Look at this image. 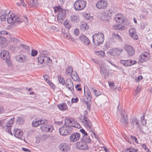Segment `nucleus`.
Returning <instances> with one entry per match:
<instances>
[{
	"instance_id": "nucleus-1",
	"label": "nucleus",
	"mask_w": 152,
	"mask_h": 152,
	"mask_svg": "<svg viewBox=\"0 0 152 152\" xmlns=\"http://www.w3.org/2000/svg\"><path fill=\"white\" fill-rule=\"evenodd\" d=\"M7 18V21L9 23H13L18 19V17L15 15L12 12L8 11H4L1 12L0 16V19L1 21H4Z\"/></svg>"
},
{
	"instance_id": "nucleus-2",
	"label": "nucleus",
	"mask_w": 152,
	"mask_h": 152,
	"mask_svg": "<svg viewBox=\"0 0 152 152\" xmlns=\"http://www.w3.org/2000/svg\"><path fill=\"white\" fill-rule=\"evenodd\" d=\"M92 37L93 43L96 46L102 44L104 41V35L101 32L94 34Z\"/></svg>"
},
{
	"instance_id": "nucleus-3",
	"label": "nucleus",
	"mask_w": 152,
	"mask_h": 152,
	"mask_svg": "<svg viewBox=\"0 0 152 152\" xmlns=\"http://www.w3.org/2000/svg\"><path fill=\"white\" fill-rule=\"evenodd\" d=\"M86 4V1L83 0H77L74 3V9L77 11L82 10L85 8Z\"/></svg>"
},
{
	"instance_id": "nucleus-4",
	"label": "nucleus",
	"mask_w": 152,
	"mask_h": 152,
	"mask_svg": "<svg viewBox=\"0 0 152 152\" xmlns=\"http://www.w3.org/2000/svg\"><path fill=\"white\" fill-rule=\"evenodd\" d=\"M120 62L124 65L125 66H131L137 63V62L135 60H132L130 59L125 60H121Z\"/></svg>"
},
{
	"instance_id": "nucleus-5",
	"label": "nucleus",
	"mask_w": 152,
	"mask_h": 152,
	"mask_svg": "<svg viewBox=\"0 0 152 152\" xmlns=\"http://www.w3.org/2000/svg\"><path fill=\"white\" fill-rule=\"evenodd\" d=\"M66 14V12L65 10L63 9L59 11L57 15L58 20L59 22L61 23L63 22V20L65 17Z\"/></svg>"
},
{
	"instance_id": "nucleus-6",
	"label": "nucleus",
	"mask_w": 152,
	"mask_h": 152,
	"mask_svg": "<svg viewBox=\"0 0 152 152\" xmlns=\"http://www.w3.org/2000/svg\"><path fill=\"white\" fill-rule=\"evenodd\" d=\"M58 148L62 152H67L70 150V147L69 144L65 143L60 144Z\"/></svg>"
},
{
	"instance_id": "nucleus-7",
	"label": "nucleus",
	"mask_w": 152,
	"mask_h": 152,
	"mask_svg": "<svg viewBox=\"0 0 152 152\" xmlns=\"http://www.w3.org/2000/svg\"><path fill=\"white\" fill-rule=\"evenodd\" d=\"M69 127L68 126H64L59 129V133L61 135H67L70 131Z\"/></svg>"
},
{
	"instance_id": "nucleus-8",
	"label": "nucleus",
	"mask_w": 152,
	"mask_h": 152,
	"mask_svg": "<svg viewBox=\"0 0 152 152\" xmlns=\"http://www.w3.org/2000/svg\"><path fill=\"white\" fill-rule=\"evenodd\" d=\"M107 4V1L104 0H100L96 4V6L99 9H105Z\"/></svg>"
},
{
	"instance_id": "nucleus-9",
	"label": "nucleus",
	"mask_w": 152,
	"mask_h": 152,
	"mask_svg": "<svg viewBox=\"0 0 152 152\" xmlns=\"http://www.w3.org/2000/svg\"><path fill=\"white\" fill-rule=\"evenodd\" d=\"M80 137V135L79 133L75 132L71 134L69 139L71 142H74L79 140Z\"/></svg>"
},
{
	"instance_id": "nucleus-10",
	"label": "nucleus",
	"mask_w": 152,
	"mask_h": 152,
	"mask_svg": "<svg viewBox=\"0 0 152 152\" xmlns=\"http://www.w3.org/2000/svg\"><path fill=\"white\" fill-rule=\"evenodd\" d=\"M149 54L147 52H144L142 53L139 57L140 61L141 63L146 61L148 59Z\"/></svg>"
},
{
	"instance_id": "nucleus-11",
	"label": "nucleus",
	"mask_w": 152,
	"mask_h": 152,
	"mask_svg": "<svg viewBox=\"0 0 152 152\" xmlns=\"http://www.w3.org/2000/svg\"><path fill=\"white\" fill-rule=\"evenodd\" d=\"M122 51V50L118 48L110 49L108 52V53L111 55L116 57L118 56Z\"/></svg>"
},
{
	"instance_id": "nucleus-12",
	"label": "nucleus",
	"mask_w": 152,
	"mask_h": 152,
	"mask_svg": "<svg viewBox=\"0 0 152 152\" xmlns=\"http://www.w3.org/2000/svg\"><path fill=\"white\" fill-rule=\"evenodd\" d=\"M76 146L78 149L81 150H86L88 149V147L87 144L82 141H80L77 142Z\"/></svg>"
},
{
	"instance_id": "nucleus-13",
	"label": "nucleus",
	"mask_w": 152,
	"mask_h": 152,
	"mask_svg": "<svg viewBox=\"0 0 152 152\" xmlns=\"http://www.w3.org/2000/svg\"><path fill=\"white\" fill-rule=\"evenodd\" d=\"M81 120L82 122L85 124V126L91 129V128L92 125L90 121L88 120L86 116L85 115L81 117Z\"/></svg>"
},
{
	"instance_id": "nucleus-14",
	"label": "nucleus",
	"mask_w": 152,
	"mask_h": 152,
	"mask_svg": "<svg viewBox=\"0 0 152 152\" xmlns=\"http://www.w3.org/2000/svg\"><path fill=\"white\" fill-rule=\"evenodd\" d=\"M40 128L42 131L45 132H51L53 130L52 126L45 124L41 126Z\"/></svg>"
},
{
	"instance_id": "nucleus-15",
	"label": "nucleus",
	"mask_w": 152,
	"mask_h": 152,
	"mask_svg": "<svg viewBox=\"0 0 152 152\" xmlns=\"http://www.w3.org/2000/svg\"><path fill=\"white\" fill-rule=\"evenodd\" d=\"M139 121L137 120L135 117H133L130 119V123L132 125H135L137 128L141 130L140 126L139 124Z\"/></svg>"
},
{
	"instance_id": "nucleus-16",
	"label": "nucleus",
	"mask_w": 152,
	"mask_h": 152,
	"mask_svg": "<svg viewBox=\"0 0 152 152\" xmlns=\"http://www.w3.org/2000/svg\"><path fill=\"white\" fill-rule=\"evenodd\" d=\"M16 60L20 63H23L27 62L28 59L26 56L20 54L17 57Z\"/></svg>"
},
{
	"instance_id": "nucleus-17",
	"label": "nucleus",
	"mask_w": 152,
	"mask_h": 152,
	"mask_svg": "<svg viewBox=\"0 0 152 152\" xmlns=\"http://www.w3.org/2000/svg\"><path fill=\"white\" fill-rule=\"evenodd\" d=\"M47 122V121L45 120H34L32 121V125L33 126L36 127L39 125L45 124Z\"/></svg>"
},
{
	"instance_id": "nucleus-18",
	"label": "nucleus",
	"mask_w": 152,
	"mask_h": 152,
	"mask_svg": "<svg viewBox=\"0 0 152 152\" xmlns=\"http://www.w3.org/2000/svg\"><path fill=\"white\" fill-rule=\"evenodd\" d=\"M79 40L81 41L84 45H87L89 44L90 41L86 37L83 35H81L78 37Z\"/></svg>"
},
{
	"instance_id": "nucleus-19",
	"label": "nucleus",
	"mask_w": 152,
	"mask_h": 152,
	"mask_svg": "<svg viewBox=\"0 0 152 152\" xmlns=\"http://www.w3.org/2000/svg\"><path fill=\"white\" fill-rule=\"evenodd\" d=\"M14 134L16 137L20 139L22 138L23 132L21 130L18 129H15L14 130Z\"/></svg>"
},
{
	"instance_id": "nucleus-20",
	"label": "nucleus",
	"mask_w": 152,
	"mask_h": 152,
	"mask_svg": "<svg viewBox=\"0 0 152 152\" xmlns=\"http://www.w3.org/2000/svg\"><path fill=\"white\" fill-rule=\"evenodd\" d=\"M66 87L73 93L74 91V88L73 82L70 79L67 80L66 82Z\"/></svg>"
},
{
	"instance_id": "nucleus-21",
	"label": "nucleus",
	"mask_w": 152,
	"mask_h": 152,
	"mask_svg": "<svg viewBox=\"0 0 152 152\" xmlns=\"http://www.w3.org/2000/svg\"><path fill=\"white\" fill-rule=\"evenodd\" d=\"M1 57L4 60H7L10 58V55L9 52L6 50L2 51L0 53Z\"/></svg>"
},
{
	"instance_id": "nucleus-22",
	"label": "nucleus",
	"mask_w": 152,
	"mask_h": 152,
	"mask_svg": "<svg viewBox=\"0 0 152 152\" xmlns=\"http://www.w3.org/2000/svg\"><path fill=\"white\" fill-rule=\"evenodd\" d=\"M125 49L127 52L130 56L133 55L135 53L134 50L133 48L129 45L126 46L125 47Z\"/></svg>"
},
{
	"instance_id": "nucleus-23",
	"label": "nucleus",
	"mask_w": 152,
	"mask_h": 152,
	"mask_svg": "<svg viewBox=\"0 0 152 152\" xmlns=\"http://www.w3.org/2000/svg\"><path fill=\"white\" fill-rule=\"evenodd\" d=\"M27 3L28 5L31 7H36L39 4L37 0H28Z\"/></svg>"
},
{
	"instance_id": "nucleus-24",
	"label": "nucleus",
	"mask_w": 152,
	"mask_h": 152,
	"mask_svg": "<svg viewBox=\"0 0 152 152\" xmlns=\"http://www.w3.org/2000/svg\"><path fill=\"white\" fill-rule=\"evenodd\" d=\"M129 34L130 36L134 39L136 40L138 39V36L136 34L134 28L130 29L129 31Z\"/></svg>"
},
{
	"instance_id": "nucleus-25",
	"label": "nucleus",
	"mask_w": 152,
	"mask_h": 152,
	"mask_svg": "<svg viewBox=\"0 0 152 152\" xmlns=\"http://www.w3.org/2000/svg\"><path fill=\"white\" fill-rule=\"evenodd\" d=\"M116 21L119 23H123L124 20V18L123 17L122 14H118L115 18Z\"/></svg>"
},
{
	"instance_id": "nucleus-26",
	"label": "nucleus",
	"mask_w": 152,
	"mask_h": 152,
	"mask_svg": "<svg viewBox=\"0 0 152 152\" xmlns=\"http://www.w3.org/2000/svg\"><path fill=\"white\" fill-rule=\"evenodd\" d=\"M127 119L128 118L126 116L125 117L124 115L122 114L121 115V118L120 120V122L122 125L125 126H127L128 124Z\"/></svg>"
},
{
	"instance_id": "nucleus-27",
	"label": "nucleus",
	"mask_w": 152,
	"mask_h": 152,
	"mask_svg": "<svg viewBox=\"0 0 152 152\" xmlns=\"http://www.w3.org/2000/svg\"><path fill=\"white\" fill-rule=\"evenodd\" d=\"M80 140L86 144L90 143L91 142V140L88 134L87 135H82Z\"/></svg>"
},
{
	"instance_id": "nucleus-28",
	"label": "nucleus",
	"mask_w": 152,
	"mask_h": 152,
	"mask_svg": "<svg viewBox=\"0 0 152 152\" xmlns=\"http://www.w3.org/2000/svg\"><path fill=\"white\" fill-rule=\"evenodd\" d=\"M84 93L85 96L86 97L88 100H89L92 97L91 92L88 88H87L85 90L84 88Z\"/></svg>"
},
{
	"instance_id": "nucleus-29",
	"label": "nucleus",
	"mask_w": 152,
	"mask_h": 152,
	"mask_svg": "<svg viewBox=\"0 0 152 152\" xmlns=\"http://www.w3.org/2000/svg\"><path fill=\"white\" fill-rule=\"evenodd\" d=\"M100 73L102 75H105L107 73V70L106 69V67L103 64L100 66Z\"/></svg>"
},
{
	"instance_id": "nucleus-30",
	"label": "nucleus",
	"mask_w": 152,
	"mask_h": 152,
	"mask_svg": "<svg viewBox=\"0 0 152 152\" xmlns=\"http://www.w3.org/2000/svg\"><path fill=\"white\" fill-rule=\"evenodd\" d=\"M58 107L60 110L63 111H65L68 108L67 106L66 103H64L58 104Z\"/></svg>"
},
{
	"instance_id": "nucleus-31",
	"label": "nucleus",
	"mask_w": 152,
	"mask_h": 152,
	"mask_svg": "<svg viewBox=\"0 0 152 152\" xmlns=\"http://www.w3.org/2000/svg\"><path fill=\"white\" fill-rule=\"evenodd\" d=\"M73 119L72 118H66L64 120L65 125H64L70 126L72 122L73 121Z\"/></svg>"
},
{
	"instance_id": "nucleus-32",
	"label": "nucleus",
	"mask_w": 152,
	"mask_h": 152,
	"mask_svg": "<svg viewBox=\"0 0 152 152\" xmlns=\"http://www.w3.org/2000/svg\"><path fill=\"white\" fill-rule=\"evenodd\" d=\"M25 122V119L23 117H18L17 118L16 122L18 124H23Z\"/></svg>"
},
{
	"instance_id": "nucleus-33",
	"label": "nucleus",
	"mask_w": 152,
	"mask_h": 152,
	"mask_svg": "<svg viewBox=\"0 0 152 152\" xmlns=\"http://www.w3.org/2000/svg\"><path fill=\"white\" fill-rule=\"evenodd\" d=\"M89 28V26L85 22L83 23L80 26L81 29L83 31L88 29Z\"/></svg>"
},
{
	"instance_id": "nucleus-34",
	"label": "nucleus",
	"mask_w": 152,
	"mask_h": 152,
	"mask_svg": "<svg viewBox=\"0 0 152 152\" xmlns=\"http://www.w3.org/2000/svg\"><path fill=\"white\" fill-rule=\"evenodd\" d=\"M6 39L3 37H0V45L2 47H4L6 45Z\"/></svg>"
},
{
	"instance_id": "nucleus-35",
	"label": "nucleus",
	"mask_w": 152,
	"mask_h": 152,
	"mask_svg": "<svg viewBox=\"0 0 152 152\" xmlns=\"http://www.w3.org/2000/svg\"><path fill=\"white\" fill-rule=\"evenodd\" d=\"M70 126L78 128H80V125L73 119V121L72 122Z\"/></svg>"
},
{
	"instance_id": "nucleus-36",
	"label": "nucleus",
	"mask_w": 152,
	"mask_h": 152,
	"mask_svg": "<svg viewBox=\"0 0 152 152\" xmlns=\"http://www.w3.org/2000/svg\"><path fill=\"white\" fill-rule=\"evenodd\" d=\"M100 20L102 21H104L107 20V15L105 13H102L100 15Z\"/></svg>"
},
{
	"instance_id": "nucleus-37",
	"label": "nucleus",
	"mask_w": 152,
	"mask_h": 152,
	"mask_svg": "<svg viewBox=\"0 0 152 152\" xmlns=\"http://www.w3.org/2000/svg\"><path fill=\"white\" fill-rule=\"evenodd\" d=\"M73 71L72 67L71 66H69L68 67L66 70V74L69 75H71Z\"/></svg>"
},
{
	"instance_id": "nucleus-38",
	"label": "nucleus",
	"mask_w": 152,
	"mask_h": 152,
	"mask_svg": "<svg viewBox=\"0 0 152 152\" xmlns=\"http://www.w3.org/2000/svg\"><path fill=\"white\" fill-rule=\"evenodd\" d=\"M125 152H138V150L133 148H128L125 150Z\"/></svg>"
},
{
	"instance_id": "nucleus-39",
	"label": "nucleus",
	"mask_w": 152,
	"mask_h": 152,
	"mask_svg": "<svg viewBox=\"0 0 152 152\" xmlns=\"http://www.w3.org/2000/svg\"><path fill=\"white\" fill-rule=\"evenodd\" d=\"M71 77L72 79L75 81H77L79 80V77L76 72H74Z\"/></svg>"
},
{
	"instance_id": "nucleus-40",
	"label": "nucleus",
	"mask_w": 152,
	"mask_h": 152,
	"mask_svg": "<svg viewBox=\"0 0 152 152\" xmlns=\"http://www.w3.org/2000/svg\"><path fill=\"white\" fill-rule=\"evenodd\" d=\"M16 4L18 6H20L23 5L24 7H26V4L24 3L23 0H19L17 2Z\"/></svg>"
},
{
	"instance_id": "nucleus-41",
	"label": "nucleus",
	"mask_w": 152,
	"mask_h": 152,
	"mask_svg": "<svg viewBox=\"0 0 152 152\" xmlns=\"http://www.w3.org/2000/svg\"><path fill=\"white\" fill-rule=\"evenodd\" d=\"M45 55L41 56L37 58L38 62L39 63L42 64L44 62Z\"/></svg>"
},
{
	"instance_id": "nucleus-42",
	"label": "nucleus",
	"mask_w": 152,
	"mask_h": 152,
	"mask_svg": "<svg viewBox=\"0 0 152 152\" xmlns=\"http://www.w3.org/2000/svg\"><path fill=\"white\" fill-rule=\"evenodd\" d=\"M14 119V118H13L12 119H11L10 120L8 121L5 126L11 127L13 124Z\"/></svg>"
},
{
	"instance_id": "nucleus-43",
	"label": "nucleus",
	"mask_w": 152,
	"mask_h": 152,
	"mask_svg": "<svg viewBox=\"0 0 152 152\" xmlns=\"http://www.w3.org/2000/svg\"><path fill=\"white\" fill-rule=\"evenodd\" d=\"M113 28L114 29L117 30H123L124 29V27L123 26H122L120 24H118V25L114 26H113Z\"/></svg>"
},
{
	"instance_id": "nucleus-44",
	"label": "nucleus",
	"mask_w": 152,
	"mask_h": 152,
	"mask_svg": "<svg viewBox=\"0 0 152 152\" xmlns=\"http://www.w3.org/2000/svg\"><path fill=\"white\" fill-rule=\"evenodd\" d=\"M52 62V60L50 58L47 56H45L44 63L46 64H50Z\"/></svg>"
},
{
	"instance_id": "nucleus-45",
	"label": "nucleus",
	"mask_w": 152,
	"mask_h": 152,
	"mask_svg": "<svg viewBox=\"0 0 152 152\" xmlns=\"http://www.w3.org/2000/svg\"><path fill=\"white\" fill-rule=\"evenodd\" d=\"M91 90L95 94L96 96H98L101 94L100 92L99 91L94 89L93 88H91Z\"/></svg>"
},
{
	"instance_id": "nucleus-46",
	"label": "nucleus",
	"mask_w": 152,
	"mask_h": 152,
	"mask_svg": "<svg viewBox=\"0 0 152 152\" xmlns=\"http://www.w3.org/2000/svg\"><path fill=\"white\" fill-rule=\"evenodd\" d=\"M113 36L116 39L119 41H121L122 40L121 37L119 36L118 34L113 33L112 34Z\"/></svg>"
},
{
	"instance_id": "nucleus-47",
	"label": "nucleus",
	"mask_w": 152,
	"mask_h": 152,
	"mask_svg": "<svg viewBox=\"0 0 152 152\" xmlns=\"http://www.w3.org/2000/svg\"><path fill=\"white\" fill-rule=\"evenodd\" d=\"M71 19L72 21L75 22H77L78 19V17L76 15H72L71 17Z\"/></svg>"
},
{
	"instance_id": "nucleus-48",
	"label": "nucleus",
	"mask_w": 152,
	"mask_h": 152,
	"mask_svg": "<svg viewBox=\"0 0 152 152\" xmlns=\"http://www.w3.org/2000/svg\"><path fill=\"white\" fill-rule=\"evenodd\" d=\"M58 79L59 82L62 85H64L65 83V80L64 78L61 76L58 77Z\"/></svg>"
},
{
	"instance_id": "nucleus-49",
	"label": "nucleus",
	"mask_w": 152,
	"mask_h": 152,
	"mask_svg": "<svg viewBox=\"0 0 152 152\" xmlns=\"http://www.w3.org/2000/svg\"><path fill=\"white\" fill-rule=\"evenodd\" d=\"M145 114L143 113L142 117L141 118V121L143 125H144L146 124V120L145 119Z\"/></svg>"
},
{
	"instance_id": "nucleus-50",
	"label": "nucleus",
	"mask_w": 152,
	"mask_h": 152,
	"mask_svg": "<svg viewBox=\"0 0 152 152\" xmlns=\"http://www.w3.org/2000/svg\"><path fill=\"white\" fill-rule=\"evenodd\" d=\"M4 128L6 130V132H7L8 133L12 135V133L11 131V127L5 126L4 127Z\"/></svg>"
},
{
	"instance_id": "nucleus-51",
	"label": "nucleus",
	"mask_w": 152,
	"mask_h": 152,
	"mask_svg": "<svg viewBox=\"0 0 152 152\" xmlns=\"http://www.w3.org/2000/svg\"><path fill=\"white\" fill-rule=\"evenodd\" d=\"M96 54L99 56H103L105 55L104 52L102 50L96 52Z\"/></svg>"
},
{
	"instance_id": "nucleus-52",
	"label": "nucleus",
	"mask_w": 152,
	"mask_h": 152,
	"mask_svg": "<svg viewBox=\"0 0 152 152\" xmlns=\"http://www.w3.org/2000/svg\"><path fill=\"white\" fill-rule=\"evenodd\" d=\"M0 34L1 35H8L10 36V35L11 34L7 31H4L2 30L0 31Z\"/></svg>"
},
{
	"instance_id": "nucleus-53",
	"label": "nucleus",
	"mask_w": 152,
	"mask_h": 152,
	"mask_svg": "<svg viewBox=\"0 0 152 152\" xmlns=\"http://www.w3.org/2000/svg\"><path fill=\"white\" fill-rule=\"evenodd\" d=\"M84 16L86 19L89 20L92 18V17L91 16L90 14L86 13L84 14Z\"/></svg>"
},
{
	"instance_id": "nucleus-54",
	"label": "nucleus",
	"mask_w": 152,
	"mask_h": 152,
	"mask_svg": "<svg viewBox=\"0 0 152 152\" xmlns=\"http://www.w3.org/2000/svg\"><path fill=\"white\" fill-rule=\"evenodd\" d=\"M142 148L144 149L147 152H151L148 148H147L146 145L145 144H142Z\"/></svg>"
},
{
	"instance_id": "nucleus-55",
	"label": "nucleus",
	"mask_w": 152,
	"mask_h": 152,
	"mask_svg": "<svg viewBox=\"0 0 152 152\" xmlns=\"http://www.w3.org/2000/svg\"><path fill=\"white\" fill-rule=\"evenodd\" d=\"M10 41L13 42L14 43H18L19 42V40L17 39L14 38H12L11 37L10 38Z\"/></svg>"
},
{
	"instance_id": "nucleus-56",
	"label": "nucleus",
	"mask_w": 152,
	"mask_h": 152,
	"mask_svg": "<svg viewBox=\"0 0 152 152\" xmlns=\"http://www.w3.org/2000/svg\"><path fill=\"white\" fill-rule=\"evenodd\" d=\"M37 51L34 50L32 49L31 50V55L32 56H35L37 55Z\"/></svg>"
},
{
	"instance_id": "nucleus-57",
	"label": "nucleus",
	"mask_w": 152,
	"mask_h": 152,
	"mask_svg": "<svg viewBox=\"0 0 152 152\" xmlns=\"http://www.w3.org/2000/svg\"><path fill=\"white\" fill-rule=\"evenodd\" d=\"M62 33L64 38H67L68 39H69L71 38V36L69 34H67L66 33Z\"/></svg>"
},
{
	"instance_id": "nucleus-58",
	"label": "nucleus",
	"mask_w": 152,
	"mask_h": 152,
	"mask_svg": "<svg viewBox=\"0 0 152 152\" xmlns=\"http://www.w3.org/2000/svg\"><path fill=\"white\" fill-rule=\"evenodd\" d=\"M63 9L60 8L59 7H57L55 8L54 9V11L55 12H59V11L61 10H62Z\"/></svg>"
},
{
	"instance_id": "nucleus-59",
	"label": "nucleus",
	"mask_w": 152,
	"mask_h": 152,
	"mask_svg": "<svg viewBox=\"0 0 152 152\" xmlns=\"http://www.w3.org/2000/svg\"><path fill=\"white\" fill-rule=\"evenodd\" d=\"M81 86L80 84H77L76 85L75 88L77 91H80L81 90V88L79 87Z\"/></svg>"
},
{
	"instance_id": "nucleus-60",
	"label": "nucleus",
	"mask_w": 152,
	"mask_h": 152,
	"mask_svg": "<svg viewBox=\"0 0 152 152\" xmlns=\"http://www.w3.org/2000/svg\"><path fill=\"white\" fill-rule=\"evenodd\" d=\"M64 26L68 28H69L70 27V26L66 21H65L64 22Z\"/></svg>"
},
{
	"instance_id": "nucleus-61",
	"label": "nucleus",
	"mask_w": 152,
	"mask_h": 152,
	"mask_svg": "<svg viewBox=\"0 0 152 152\" xmlns=\"http://www.w3.org/2000/svg\"><path fill=\"white\" fill-rule=\"evenodd\" d=\"M80 132L83 134V135H87L88 134L87 132L83 129H81L80 130Z\"/></svg>"
},
{
	"instance_id": "nucleus-62",
	"label": "nucleus",
	"mask_w": 152,
	"mask_h": 152,
	"mask_svg": "<svg viewBox=\"0 0 152 152\" xmlns=\"http://www.w3.org/2000/svg\"><path fill=\"white\" fill-rule=\"evenodd\" d=\"M109 84L110 87L111 88H113L114 86L115 83L113 82H109Z\"/></svg>"
},
{
	"instance_id": "nucleus-63",
	"label": "nucleus",
	"mask_w": 152,
	"mask_h": 152,
	"mask_svg": "<svg viewBox=\"0 0 152 152\" xmlns=\"http://www.w3.org/2000/svg\"><path fill=\"white\" fill-rule=\"evenodd\" d=\"M78 101V99L77 97L75 99L72 98L71 99V102L72 103H76Z\"/></svg>"
},
{
	"instance_id": "nucleus-64",
	"label": "nucleus",
	"mask_w": 152,
	"mask_h": 152,
	"mask_svg": "<svg viewBox=\"0 0 152 152\" xmlns=\"http://www.w3.org/2000/svg\"><path fill=\"white\" fill-rule=\"evenodd\" d=\"M142 76H139L135 79V80L136 82H138L142 79Z\"/></svg>"
}]
</instances>
